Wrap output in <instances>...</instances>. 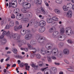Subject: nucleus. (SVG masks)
<instances>
[{
    "instance_id": "38",
    "label": "nucleus",
    "mask_w": 74,
    "mask_h": 74,
    "mask_svg": "<svg viewBox=\"0 0 74 74\" xmlns=\"http://www.w3.org/2000/svg\"><path fill=\"white\" fill-rule=\"evenodd\" d=\"M39 66L40 67L41 66H42V65H43V62L41 61H40L39 62Z\"/></svg>"
},
{
    "instance_id": "19",
    "label": "nucleus",
    "mask_w": 74,
    "mask_h": 74,
    "mask_svg": "<svg viewBox=\"0 0 74 74\" xmlns=\"http://www.w3.org/2000/svg\"><path fill=\"white\" fill-rule=\"evenodd\" d=\"M56 30V28L55 27H53L50 28L49 30V32L50 33H53Z\"/></svg>"
},
{
    "instance_id": "15",
    "label": "nucleus",
    "mask_w": 74,
    "mask_h": 74,
    "mask_svg": "<svg viewBox=\"0 0 74 74\" xmlns=\"http://www.w3.org/2000/svg\"><path fill=\"white\" fill-rule=\"evenodd\" d=\"M23 14H21V13H18L16 16V19H19V18L21 19H23Z\"/></svg>"
},
{
    "instance_id": "41",
    "label": "nucleus",
    "mask_w": 74,
    "mask_h": 74,
    "mask_svg": "<svg viewBox=\"0 0 74 74\" xmlns=\"http://www.w3.org/2000/svg\"><path fill=\"white\" fill-rule=\"evenodd\" d=\"M27 11V9L26 8H23L21 10V11H22V12H25V11Z\"/></svg>"
},
{
    "instance_id": "5",
    "label": "nucleus",
    "mask_w": 74,
    "mask_h": 74,
    "mask_svg": "<svg viewBox=\"0 0 74 74\" xmlns=\"http://www.w3.org/2000/svg\"><path fill=\"white\" fill-rule=\"evenodd\" d=\"M18 46L19 47H21L23 45H25L26 44V42L25 40H22L20 39L18 41Z\"/></svg>"
},
{
    "instance_id": "42",
    "label": "nucleus",
    "mask_w": 74,
    "mask_h": 74,
    "mask_svg": "<svg viewBox=\"0 0 74 74\" xmlns=\"http://www.w3.org/2000/svg\"><path fill=\"white\" fill-rule=\"evenodd\" d=\"M38 4L40 5L42 3V1L41 0H37Z\"/></svg>"
},
{
    "instance_id": "7",
    "label": "nucleus",
    "mask_w": 74,
    "mask_h": 74,
    "mask_svg": "<svg viewBox=\"0 0 74 74\" xmlns=\"http://www.w3.org/2000/svg\"><path fill=\"white\" fill-rule=\"evenodd\" d=\"M45 41V38L44 37H40L38 39V42L39 43H44Z\"/></svg>"
},
{
    "instance_id": "9",
    "label": "nucleus",
    "mask_w": 74,
    "mask_h": 74,
    "mask_svg": "<svg viewBox=\"0 0 74 74\" xmlns=\"http://www.w3.org/2000/svg\"><path fill=\"white\" fill-rule=\"evenodd\" d=\"M63 53L66 55H69L70 53V51L67 49H64L63 50Z\"/></svg>"
},
{
    "instance_id": "12",
    "label": "nucleus",
    "mask_w": 74,
    "mask_h": 74,
    "mask_svg": "<svg viewBox=\"0 0 74 74\" xmlns=\"http://www.w3.org/2000/svg\"><path fill=\"white\" fill-rule=\"evenodd\" d=\"M46 25V23L45 21H41L39 22V25L40 27H42Z\"/></svg>"
},
{
    "instance_id": "47",
    "label": "nucleus",
    "mask_w": 74,
    "mask_h": 74,
    "mask_svg": "<svg viewBox=\"0 0 74 74\" xmlns=\"http://www.w3.org/2000/svg\"><path fill=\"white\" fill-rule=\"evenodd\" d=\"M24 64L23 63H21L20 65V67H23L24 66Z\"/></svg>"
},
{
    "instance_id": "55",
    "label": "nucleus",
    "mask_w": 74,
    "mask_h": 74,
    "mask_svg": "<svg viewBox=\"0 0 74 74\" xmlns=\"http://www.w3.org/2000/svg\"><path fill=\"white\" fill-rule=\"evenodd\" d=\"M28 15L29 18H31V17L32 16V14L31 13H30V14H29Z\"/></svg>"
},
{
    "instance_id": "23",
    "label": "nucleus",
    "mask_w": 74,
    "mask_h": 74,
    "mask_svg": "<svg viewBox=\"0 0 74 74\" xmlns=\"http://www.w3.org/2000/svg\"><path fill=\"white\" fill-rule=\"evenodd\" d=\"M30 43L31 45H34L36 44V40H32L30 42Z\"/></svg>"
},
{
    "instance_id": "36",
    "label": "nucleus",
    "mask_w": 74,
    "mask_h": 74,
    "mask_svg": "<svg viewBox=\"0 0 74 74\" xmlns=\"http://www.w3.org/2000/svg\"><path fill=\"white\" fill-rule=\"evenodd\" d=\"M40 9H41L42 12L43 13H44V14H45V10L44 9V8H42V7H41V8H40Z\"/></svg>"
},
{
    "instance_id": "22",
    "label": "nucleus",
    "mask_w": 74,
    "mask_h": 74,
    "mask_svg": "<svg viewBox=\"0 0 74 74\" xmlns=\"http://www.w3.org/2000/svg\"><path fill=\"white\" fill-rule=\"evenodd\" d=\"M9 25L11 27L14 26V21H10L9 23Z\"/></svg>"
},
{
    "instance_id": "51",
    "label": "nucleus",
    "mask_w": 74,
    "mask_h": 74,
    "mask_svg": "<svg viewBox=\"0 0 74 74\" xmlns=\"http://www.w3.org/2000/svg\"><path fill=\"white\" fill-rule=\"evenodd\" d=\"M18 59H22L23 57L21 56L18 55Z\"/></svg>"
},
{
    "instance_id": "37",
    "label": "nucleus",
    "mask_w": 74,
    "mask_h": 74,
    "mask_svg": "<svg viewBox=\"0 0 74 74\" xmlns=\"http://www.w3.org/2000/svg\"><path fill=\"white\" fill-rule=\"evenodd\" d=\"M36 58L37 59H40V58H41V56L40 54H38L36 55Z\"/></svg>"
},
{
    "instance_id": "56",
    "label": "nucleus",
    "mask_w": 74,
    "mask_h": 74,
    "mask_svg": "<svg viewBox=\"0 0 74 74\" xmlns=\"http://www.w3.org/2000/svg\"><path fill=\"white\" fill-rule=\"evenodd\" d=\"M51 58L53 60H56V58L55 57L53 56L51 57Z\"/></svg>"
},
{
    "instance_id": "8",
    "label": "nucleus",
    "mask_w": 74,
    "mask_h": 74,
    "mask_svg": "<svg viewBox=\"0 0 74 74\" xmlns=\"http://www.w3.org/2000/svg\"><path fill=\"white\" fill-rule=\"evenodd\" d=\"M27 45L28 46V48L29 49H32L33 50H34V51H32V52H33L34 53H36V49L35 48H33L32 47V46H31V45L29 43H27Z\"/></svg>"
},
{
    "instance_id": "34",
    "label": "nucleus",
    "mask_w": 74,
    "mask_h": 74,
    "mask_svg": "<svg viewBox=\"0 0 74 74\" xmlns=\"http://www.w3.org/2000/svg\"><path fill=\"white\" fill-rule=\"evenodd\" d=\"M56 2L57 3L60 4L62 3V0H56Z\"/></svg>"
},
{
    "instance_id": "33",
    "label": "nucleus",
    "mask_w": 74,
    "mask_h": 74,
    "mask_svg": "<svg viewBox=\"0 0 74 74\" xmlns=\"http://www.w3.org/2000/svg\"><path fill=\"white\" fill-rule=\"evenodd\" d=\"M28 20H25V19H22L21 20V22L22 23H26L28 22Z\"/></svg>"
},
{
    "instance_id": "32",
    "label": "nucleus",
    "mask_w": 74,
    "mask_h": 74,
    "mask_svg": "<svg viewBox=\"0 0 74 74\" xmlns=\"http://www.w3.org/2000/svg\"><path fill=\"white\" fill-rule=\"evenodd\" d=\"M64 45V43L63 42H61L58 45V46L59 47H60V46L61 47H62Z\"/></svg>"
},
{
    "instance_id": "18",
    "label": "nucleus",
    "mask_w": 74,
    "mask_h": 74,
    "mask_svg": "<svg viewBox=\"0 0 74 74\" xmlns=\"http://www.w3.org/2000/svg\"><path fill=\"white\" fill-rule=\"evenodd\" d=\"M45 30V27H41L39 28L38 31L40 33H42Z\"/></svg>"
},
{
    "instance_id": "63",
    "label": "nucleus",
    "mask_w": 74,
    "mask_h": 74,
    "mask_svg": "<svg viewBox=\"0 0 74 74\" xmlns=\"http://www.w3.org/2000/svg\"><path fill=\"white\" fill-rule=\"evenodd\" d=\"M24 50L26 51V52H27L28 51V49L27 48H25L24 49Z\"/></svg>"
},
{
    "instance_id": "4",
    "label": "nucleus",
    "mask_w": 74,
    "mask_h": 74,
    "mask_svg": "<svg viewBox=\"0 0 74 74\" xmlns=\"http://www.w3.org/2000/svg\"><path fill=\"white\" fill-rule=\"evenodd\" d=\"M66 33L67 35L68 36H71L73 34V31L72 29L70 27H67L66 29Z\"/></svg>"
},
{
    "instance_id": "16",
    "label": "nucleus",
    "mask_w": 74,
    "mask_h": 74,
    "mask_svg": "<svg viewBox=\"0 0 74 74\" xmlns=\"http://www.w3.org/2000/svg\"><path fill=\"white\" fill-rule=\"evenodd\" d=\"M57 72V69L55 67H53L52 68L51 71L50 72L51 74H55Z\"/></svg>"
},
{
    "instance_id": "29",
    "label": "nucleus",
    "mask_w": 74,
    "mask_h": 74,
    "mask_svg": "<svg viewBox=\"0 0 74 74\" xmlns=\"http://www.w3.org/2000/svg\"><path fill=\"white\" fill-rule=\"evenodd\" d=\"M14 12H15L16 14H17L19 12V9L18 8L15 9L14 10Z\"/></svg>"
},
{
    "instance_id": "48",
    "label": "nucleus",
    "mask_w": 74,
    "mask_h": 74,
    "mask_svg": "<svg viewBox=\"0 0 74 74\" xmlns=\"http://www.w3.org/2000/svg\"><path fill=\"white\" fill-rule=\"evenodd\" d=\"M68 42L70 44H72V43H73V41H72V40L70 39H69L68 40Z\"/></svg>"
},
{
    "instance_id": "30",
    "label": "nucleus",
    "mask_w": 74,
    "mask_h": 74,
    "mask_svg": "<svg viewBox=\"0 0 74 74\" xmlns=\"http://www.w3.org/2000/svg\"><path fill=\"white\" fill-rule=\"evenodd\" d=\"M26 33L25 29L23 30L22 32H21V34L22 36H25Z\"/></svg>"
},
{
    "instance_id": "10",
    "label": "nucleus",
    "mask_w": 74,
    "mask_h": 74,
    "mask_svg": "<svg viewBox=\"0 0 74 74\" xmlns=\"http://www.w3.org/2000/svg\"><path fill=\"white\" fill-rule=\"evenodd\" d=\"M33 35L32 34H30L26 35L25 36V39L26 40H30L31 38L32 37Z\"/></svg>"
},
{
    "instance_id": "46",
    "label": "nucleus",
    "mask_w": 74,
    "mask_h": 74,
    "mask_svg": "<svg viewBox=\"0 0 74 74\" xmlns=\"http://www.w3.org/2000/svg\"><path fill=\"white\" fill-rule=\"evenodd\" d=\"M59 32L58 31H56L54 32V34H55L56 36H57L58 34H59Z\"/></svg>"
},
{
    "instance_id": "49",
    "label": "nucleus",
    "mask_w": 74,
    "mask_h": 74,
    "mask_svg": "<svg viewBox=\"0 0 74 74\" xmlns=\"http://www.w3.org/2000/svg\"><path fill=\"white\" fill-rule=\"evenodd\" d=\"M34 22H35V19H32V20H31V21L29 22L30 23H31L32 24V23H34Z\"/></svg>"
},
{
    "instance_id": "43",
    "label": "nucleus",
    "mask_w": 74,
    "mask_h": 74,
    "mask_svg": "<svg viewBox=\"0 0 74 74\" xmlns=\"http://www.w3.org/2000/svg\"><path fill=\"white\" fill-rule=\"evenodd\" d=\"M44 74H49V72L48 71V70H45L44 71Z\"/></svg>"
},
{
    "instance_id": "21",
    "label": "nucleus",
    "mask_w": 74,
    "mask_h": 74,
    "mask_svg": "<svg viewBox=\"0 0 74 74\" xmlns=\"http://www.w3.org/2000/svg\"><path fill=\"white\" fill-rule=\"evenodd\" d=\"M60 34H64V29L63 27L61 28L60 30Z\"/></svg>"
},
{
    "instance_id": "24",
    "label": "nucleus",
    "mask_w": 74,
    "mask_h": 74,
    "mask_svg": "<svg viewBox=\"0 0 74 74\" xmlns=\"http://www.w3.org/2000/svg\"><path fill=\"white\" fill-rule=\"evenodd\" d=\"M18 2L19 4H23V3H25V0H18Z\"/></svg>"
},
{
    "instance_id": "60",
    "label": "nucleus",
    "mask_w": 74,
    "mask_h": 74,
    "mask_svg": "<svg viewBox=\"0 0 74 74\" xmlns=\"http://www.w3.org/2000/svg\"><path fill=\"white\" fill-rule=\"evenodd\" d=\"M14 57H15L17 59H18V55L17 56H15V55H14Z\"/></svg>"
},
{
    "instance_id": "28",
    "label": "nucleus",
    "mask_w": 74,
    "mask_h": 74,
    "mask_svg": "<svg viewBox=\"0 0 74 74\" xmlns=\"http://www.w3.org/2000/svg\"><path fill=\"white\" fill-rule=\"evenodd\" d=\"M12 51L14 53H15V54H17V53L18 52V51L15 48H13L12 50Z\"/></svg>"
},
{
    "instance_id": "11",
    "label": "nucleus",
    "mask_w": 74,
    "mask_h": 74,
    "mask_svg": "<svg viewBox=\"0 0 74 74\" xmlns=\"http://www.w3.org/2000/svg\"><path fill=\"white\" fill-rule=\"evenodd\" d=\"M65 35H62L59 36L58 37V40L59 41H63L65 38Z\"/></svg>"
},
{
    "instance_id": "17",
    "label": "nucleus",
    "mask_w": 74,
    "mask_h": 74,
    "mask_svg": "<svg viewBox=\"0 0 74 74\" xmlns=\"http://www.w3.org/2000/svg\"><path fill=\"white\" fill-rule=\"evenodd\" d=\"M66 16L69 18H71L72 16V12L71 11H69L67 12Z\"/></svg>"
},
{
    "instance_id": "44",
    "label": "nucleus",
    "mask_w": 74,
    "mask_h": 74,
    "mask_svg": "<svg viewBox=\"0 0 74 74\" xmlns=\"http://www.w3.org/2000/svg\"><path fill=\"white\" fill-rule=\"evenodd\" d=\"M22 27V25H19L18 27V30H20V29H21Z\"/></svg>"
},
{
    "instance_id": "58",
    "label": "nucleus",
    "mask_w": 74,
    "mask_h": 74,
    "mask_svg": "<svg viewBox=\"0 0 74 74\" xmlns=\"http://www.w3.org/2000/svg\"><path fill=\"white\" fill-rule=\"evenodd\" d=\"M11 18H15V15H14V14H12V16H11Z\"/></svg>"
},
{
    "instance_id": "57",
    "label": "nucleus",
    "mask_w": 74,
    "mask_h": 74,
    "mask_svg": "<svg viewBox=\"0 0 74 74\" xmlns=\"http://www.w3.org/2000/svg\"><path fill=\"white\" fill-rule=\"evenodd\" d=\"M56 35L54 34V33L53 32L52 35V36L53 37V38H55V37H56Z\"/></svg>"
},
{
    "instance_id": "35",
    "label": "nucleus",
    "mask_w": 74,
    "mask_h": 74,
    "mask_svg": "<svg viewBox=\"0 0 74 74\" xmlns=\"http://www.w3.org/2000/svg\"><path fill=\"white\" fill-rule=\"evenodd\" d=\"M41 53L42 54V55H45L46 54V51H43V50H41L40 51Z\"/></svg>"
},
{
    "instance_id": "59",
    "label": "nucleus",
    "mask_w": 74,
    "mask_h": 74,
    "mask_svg": "<svg viewBox=\"0 0 74 74\" xmlns=\"http://www.w3.org/2000/svg\"><path fill=\"white\" fill-rule=\"evenodd\" d=\"M54 64L56 65H57V66H59V65H60V64L59 63H57L56 62H55L54 63Z\"/></svg>"
},
{
    "instance_id": "54",
    "label": "nucleus",
    "mask_w": 74,
    "mask_h": 74,
    "mask_svg": "<svg viewBox=\"0 0 74 74\" xmlns=\"http://www.w3.org/2000/svg\"><path fill=\"white\" fill-rule=\"evenodd\" d=\"M67 70L69 71H71V72H72L73 71L72 70V69L71 68H68Z\"/></svg>"
},
{
    "instance_id": "64",
    "label": "nucleus",
    "mask_w": 74,
    "mask_h": 74,
    "mask_svg": "<svg viewBox=\"0 0 74 74\" xmlns=\"http://www.w3.org/2000/svg\"><path fill=\"white\" fill-rule=\"evenodd\" d=\"M34 2L36 4L38 2V1L37 0H34Z\"/></svg>"
},
{
    "instance_id": "3",
    "label": "nucleus",
    "mask_w": 74,
    "mask_h": 74,
    "mask_svg": "<svg viewBox=\"0 0 74 74\" xmlns=\"http://www.w3.org/2000/svg\"><path fill=\"white\" fill-rule=\"evenodd\" d=\"M53 54L55 56H57L58 57H60V56H62V52H60L59 53V54H58V50L57 49H54L53 50Z\"/></svg>"
},
{
    "instance_id": "27",
    "label": "nucleus",
    "mask_w": 74,
    "mask_h": 74,
    "mask_svg": "<svg viewBox=\"0 0 74 74\" xmlns=\"http://www.w3.org/2000/svg\"><path fill=\"white\" fill-rule=\"evenodd\" d=\"M0 21H1V25L3 26V25H4V23L5 21V19H0Z\"/></svg>"
},
{
    "instance_id": "14",
    "label": "nucleus",
    "mask_w": 74,
    "mask_h": 74,
    "mask_svg": "<svg viewBox=\"0 0 74 74\" xmlns=\"http://www.w3.org/2000/svg\"><path fill=\"white\" fill-rule=\"evenodd\" d=\"M7 42V40L5 39H1L0 40V43L1 45H4Z\"/></svg>"
},
{
    "instance_id": "50",
    "label": "nucleus",
    "mask_w": 74,
    "mask_h": 74,
    "mask_svg": "<svg viewBox=\"0 0 74 74\" xmlns=\"http://www.w3.org/2000/svg\"><path fill=\"white\" fill-rule=\"evenodd\" d=\"M63 8L64 11H67V8L65 6L63 7Z\"/></svg>"
},
{
    "instance_id": "6",
    "label": "nucleus",
    "mask_w": 74,
    "mask_h": 74,
    "mask_svg": "<svg viewBox=\"0 0 74 74\" xmlns=\"http://www.w3.org/2000/svg\"><path fill=\"white\" fill-rule=\"evenodd\" d=\"M22 6L27 9H29L31 7V5L27 2H25L22 4Z\"/></svg>"
},
{
    "instance_id": "13",
    "label": "nucleus",
    "mask_w": 74,
    "mask_h": 74,
    "mask_svg": "<svg viewBox=\"0 0 74 74\" xmlns=\"http://www.w3.org/2000/svg\"><path fill=\"white\" fill-rule=\"evenodd\" d=\"M16 6H17V3H16V5H15V3H12V2L9 3V8H11V7L13 8H15V7H16Z\"/></svg>"
},
{
    "instance_id": "40",
    "label": "nucleus",
    "mask_w": 74,
    "mask_h": 74,
    "mask_svg": "<svg viewBox=\"0 0 74 74\" xmlns=\"http://www.w3.org/2000/svg\"><path fill=\"white\" fill-rule=\"evenodd\" d=\"M25 32H26V33H27V34H29V33H30V31H29V29H26H26H25Z\"/></svg>"
},
{
    "instance_id": "61",
    "label": "nucleus",
    "mask_w": 74,
    "mask_h": 74,
    "mask_svg": "<svg viewBox=\"0 0 74 74\" xmlns=\"http://www.w3.org/2000/svg\"><path fill=\"white\" fill-rule=\"evenodd\" d=\"M10 57H8V58H7L6 60H5V61L6 62H7V61H8L10 60Z\"/></svg>"
},
{
    "instance_id": "62",
    "label": "nucleus",
    "mask_w": 74,
    "mask_h": 74,
    "mask_svg": "<svg viewBox=\"0 0 74 74\" xmlns=\"http://www.w3.org/2000/svg\"><path fill=\"white\" fill-rule=\"evenodd\" d=\"M16 67V64H14L12 66V67Z\"/></svg>"
},
{
    "instance_id": "45",
    "label": "nucleus",
    "mask_w": 74,
    "mask_h": 74,
    "mask_svg": "<svg viewBox=\"0 0 74 74\" xmlns=\"http://www.w3.org/2000/svg\"><path fill=\"white\" fill-rule=\"evenodd\" d=\"M10 27L8 25H7L5 27V29H10Z\"/></svg>"
},
{
    "instance_id": "25",
    "label": "nucleus",
    "mask_w": 74,
    "mask_h": 74,
    "mask_svg": "<svg viewBox=\"0 0 74 74\" xmlns=\"http://www.w3.org/2000/svg\"><path fill=\"white\" fill-rule=\"evenodd\" d=\"M47 22L48 23H52V22H53V19H47Z\"/></svg>"
},
{
    "instance_id": "39",
    "label": "nucleus",
    "mask_w": 74,
    "mask_h": 74,
    "mask_svg": "<svg viewBox=\"0 0 74 74\" xmlns=\"http://www.w3.org/2000/svg\"><path fill=\"white\" fill-rule=\"evenodd\" d=\"M18 30V26H16L14 27V31H17Z\"/></svg>"
},
{
    "instance_id": "26",
    "label": "nucleus",
    "mask_w": 74,
    "mask_h": 74,
    "mask_svg": "<svg viewBox=\"0 0 74 74\" xmlns=\"http://www.w3.org/2000/svg\"><path fill=\"white\" fill-rule=\"evenodd\" d=\"M34 27L36 28L38 27V21H36L35 22Z\"/></svg>"
},
{
    "instance_id": "2",
    "label": "nucleus",
    "mask_w": 74,
    "mask_h": 74,
    "mask_svg": "<svg viewBox=\"0 0 74 74\" xmlns=\"http://www.w3.org/2000/svg\"><path fill=\"white\" fill-rule=\"evenodd\" d=\"M53 44H51L48 47L46 46V47L47 49V50H46V54L47 55H49L53 52V50L51 49V48H53Z\"/></svg>"
},
{
    "instance_id": "1",
    "label": "nucleus",
    "mask_w": 74,
    "mask_h": 74,
    "mask_svg": "<svg viewBox=\"0 0 74 74\" xmlns=\"http://www.w3.org/2000/svg\"><path fill=\"white\" fill-rule=\"evenodd\" d=\"M10 32L8 31V32L5 31L3 32L2 35L5 36L7 35L8 37L9 36L10 38H12L14 40H18L20 39V36L19 34H14L10 35Z\"/></svg>"
},
{
    "instance_id": "20",
    "label": "nucleus",
    "mask_w": 74,
    "mask_h": 74,
    "mask_svg": "<svg viewBox=\"0 0 74 74\" xmlns=\"http://www.w3.org/2000/svg\"><path fill=\"white\" fill-rule=\"evenodd\" d=\"M24 65L25 67V69L26 70H29L30 66H28V64L27 63H25L24 64Z\"/></svg>"
},
{
    "instance_id": "52",
    "label": "nucleus",
    "mask_w": 74,
    "mask_h": 74,
    "mask_svg": "<svg viewBox=\"0 0 74 74\" xmlns=\"http://www.w3.org/2000/svg\"><path fill=\"white\" fill-rule=\"evenodd\" d=\"M4 37V36L3 35H1L0 36V40H1V39H3V38Z\"/></svg>"
},
{
    "instance_id": "31",
    "label": "nucleus",
    "mask_w": 74,
    "mask_h": 74,
    "mask_svg": "<svg viewBox=\"0 0 74 74\" xmlns=\"http://www.w3.org/2000/svg\"><path fill=\"white\" fill-rule=\"evenodd\" d=\"M54 11L56 13L58 14H60V10L58 9H56L54 10Z\"/></svg>"
},
{
    "instance_id": "53",
    "label": "nucleus",
    "mask_w": 74,
    "mask_h": 74,
    "mask_svg": "<svg viewBox=\"0 0 74 74\" xmlns=\"http://www.w3.org/2000/svg\"><path fill=\"white\" fill-rule=\"evenodd\" d=\"M47 68H48V67H46L42 69L41 70H42V71H44V70H45V69H47Z\"/></svg>"
}]
</instances>
